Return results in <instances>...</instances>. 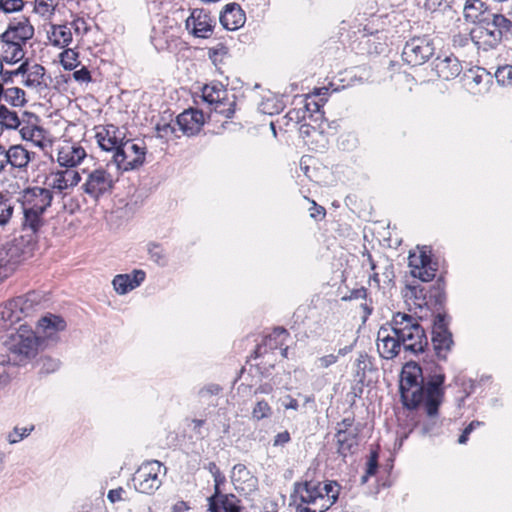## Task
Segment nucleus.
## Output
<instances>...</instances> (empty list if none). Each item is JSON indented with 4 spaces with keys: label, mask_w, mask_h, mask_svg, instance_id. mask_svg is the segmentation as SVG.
<instances>
[{
    "label": "nucleus",
    "mask_w": 512,
    "mask_h": 512,
    "mask_svg": "<svg viewBox=\"0 0 512 512\" xmlns=\"http://www.w3.org/2000/svg\"><path fill=\"white\" fill-rule=\"evenodd\" d=\"M21 231L24 234L0 245V283L33 255L38 233L45 225L44 214L22 208Z\"/></svg>",
    "instance_id": "obj_1"
},
{
    "label": "nucleus",
    "mask_w": 512,
    "mask_h": 512,
    "mask_svg": "<svg viewBox=\"0 0 512 512\" xmlns=\"http://www.w3.org/2000/svg\"><path fill=\"white\" fill-rule=\"evenodd\" d=\"M446 302L445 282L440 276L428 290L427 302H423L427 309L435 314L432 324L431 342L435 356L438 360L446 361L454 345L453 336L449 330L450 318L444 311Z\"/></svg>",
    "instance_id": "obj_2"
},
{
    "label": "nucleus",
    "mask_w": 512,
    "mask_h": 512,
    "mask_svg": "<svg viewBox=\"0 0 512 512\" xmlns=\"http://www.w3.org/2000/svg\"><path fill=\"white\" fill-rule=\"evenodd\" d=\"M35 30L25 16L13 18L6 30L0 34V51L6 63L15 64L25 57L24 47L34 36Z\"/></svg>",
    "instance_id": "obj_3"
},
{
    "label": "nucleus",
    "mask_w": 512,
    "mask_h": 512,
    "mask_svg": "<svg viewBox=\"0 0 512 512\" xmlns=\"http://www.w3.org/2000/svg\"><path fill=\"white\" fill-rule=\"evenodd\" d=\"M405 352L419 356L429 350L428 337L419 319L402 312L393 315L389 324Z\"/></svg>",
    "instance_id": "obj_4"
},
{
    "label": "nucleus",
    "mask_w": 512,
    "mask_h": 512,
    "mask_svg": "<svg viewBox=\"0 0 512 512\" xmlns=\"http://www.w3.org/2000/svg\"><path fill=\"white\" fill-rule=\"evenodd\" d=\"M512 35V20L503 14L486 13L472 30V40L484 50L496 48Z\"/></svg>",
    "instance_id": "obj_5"
},
{
    "label": "nucleus",
    "mask_w": 512,
    "mask_h": 512,
    "mask_svg": "<svg viewBox=\"0 0 512 512\" xmlns=\"http://www.w3.org/2000/svg\"><path fill=\"white\" fill-rule=\"evenodd\" d=\"M421 364L408 361L400 374L399 392L403 406L408 410L417 409L426 397Z\"/></svg>",
    "instance_id": "obj_6"
},
{
    "label": "nucleus",
    "mask_w": 512,
    "mask_h": 512,
    "mask_svg": "<svg viewBox=\"0 0 512 512\" xmlns=\"http://www.w3.org/2000/svg\"><path fill=\"white\" fill-rule=\"evenodd\" d=\"M9 351L8 361L14 365H24L36 355L39 337L33 331L19 330L6 341Z\"/></svg>",
    "instance_id": "obj_7"
},
{
    "label": "nucleus",
    "mask_w": 512,
    "mask_h": 512,
    "mask_svg": "<svg viewBox=\"0 0 512 512\" xmlns=\"http://www.w3.org/2000/svg\"><path fill=\"white\" fill-rule=\"evenodd\" d=\"M435 51V37L430 34L416 35L406 41L401 57L410 66H420L428 62Z\"/></svg>",
    "instance_id": "obj_8"
},
{
    "label": "nucleus",
    "mask_w": 512,
    "mask_h": 512,
    "mask_svg": "<svg viewBox=\"0 0 512 512\" xmlns=\"http://www.w3.org/2000/svg\"><path fill=\"white\" fill-rule=\"evenodd\" d=\"M161 474H166V467L157 460L143 463L133 477V483L137 491L151 495L162 484Z\"/></svg>",
    "instance_id": "obj_9"
},
{
    "label": "nucleus",
    "mask_w": 512,
    "mask_h": 512,
    "mask_svg": "<svg viewBox=\"0 0 512 512\" xmlns=\"http://www.w3.org/2000/svg\"><path fill=\"white\" fill-rule=\"evenodd\" d=\"M146 147L144 144L135 143L132 139L125 138L113 154V161L123 171L139 168L145 162Z\"/></svg>",
    "instance_id": "obj_10"
},
{
    "label": "nucleus",
    "mask_w": 512,
    "mask_h": 512,
    "mask_svg": "<svg viewBox=\"0 0 512 512\" xmlns=\"http://www.w3.org/2000/svg\"><path fill=\"white\" fill-rule=\"evenodd\" d=\"M421 369L426 390L425 398L444 397L445 374L443 368L434 360L433 355H429V350L422 354Z\"/></svg>",
    "instance_id": "obj_11"
},
{
    "label": "nucleus",
    "mask_w": 512,
    "mask_h": 512,
    "mask_svg": "<svg viewBox=\"0 0 512 512\" xmlns=\"http://www.w3.org/2000/svg\"><path fill=\"white\" fill-rule=\"evenodd\" d=\"M113 188L114 179L112 175L103 168H97L91 171L85 183L82 185L83 191L95 200L106 193H111Z\"/></svg>",
    "instance_id": "obj_12"
},
{
    "label": "nucleus",
    "mask_w": 512,
    "mask_h": 512,
    "mask_svg": "<svg viewBox=\"0 0 512 512\" xmlns=\"http://www.w3.org/2000/svg\"><path fill=\"white\" fill-rule=\"evenodd\" d=\"M20 195L22 208L43 214L51 206L53 200V194L50 189L38 186L25 188Z\"/></svg>",
    "instance_id": "obj_13"
},
{
    "label": "nucleus",
    "mask_w": 512,
    "mask_h": 512,
    "mask_svg": "<svg viewBox=\"0 0 512 512\" xmlns=\"http://www.w3.org/2000/svg\"><path fill=\"white\" fill-rule=\"evenodd\" d=\"M430 253L431 251H426V249L423 248L419 254L414 253L409 255L411 274L422 282L432 281L438 269V264L432 261Z\"/></svg>",
    "instance_id": "obj_14"
},
{
    "label": "nucleus",
    "mask_w": 512,
    "mask_h": 512,
    "mask_svg": "<svg viewBox=\"0 0 512 512\" xmlns=\"http://www.w3.org/2000/svg\"><path fill=\"white\" fill-rule=\"evenodd\" d=\"M233 100L228 103V106L223 103L227 98V90L218 84H207L202 89V98L209 104H215V111L224 115L226 118H232L235 113L236 101L235 96L232 95Z\"/></svg>",
    "instance_id": "obj_15"
},
{
    "label": "nucleus",
    "mask_w": 512,
    "mask_h": 512,
    "mask_svg": "<svg viewBox=\"0 0 512 512\" xmlns=\"http://www.w3.org/2000/svg\"><path fill=\"white\" fill-rule=\"evenodd\" d=\"M444 397L425 398L422 402L426 417L419 423L423 435H437L442 427V420L439 416V407Z\"/></svg>",
    "instance_id": "obj_16"
},
{
    "label": "nucleus",
    "mask_w": 512,
    "mask_h": 512,
    "mask_svg": "<svg viewBox=\"0 0 512 512\" xmlns=\"http://www.w3.org/2000/svg\"><path fill=\"white\" fill-rule=\"evenodd\" d=\"M40 296L38 293L32 291L25 295L18 296L12 300H10L1 311L2 318L5 320H9L11 322L14 321V314L19 311L22 314L28 315L31 311H33L34 307L40 303ZM20 316L15 315V320H19Z\"/></svg>",
    "instance_id": "obj_17"
},
{
    "label": "nucleus",
    "mask_w": 512,
    "mask_h": 512,
    "mask_svg": "<svg viewBox=\"0 0 512 512\" xmlns=\"http://www.w3.org/2000/svg\"><path fill=\"white\" fill-rule=\"evenodd\" d=\"M216 23L204 9H194L185 21L186 29L197 38L211 37Z\"/></svg>",
    "instance_id": "obj_18"
},
{
    "label": "nucleus",
    "mask_w": 512,
    "mask_h": 512,
    "mask_svg": "<svg viewBox=\"0 0 512 512\" xmlns=\"http://www.w3.org/2000/svg\"><path fill=\"white\" fill-rule=\"evenodd\" d=\"M81 181V176L74 169L51 171L45 179L46 189L53 192L66 194V191L75 187Z\"/></svg>",
    "instance_id": "obj_19"
},
{
    "label": "nucleus",
    "mask_w": 512,
    "mask_h": 512,
    "mask_svg": "<svg viewBox=\"0 0 512 512\" xmlns=\"http://www.w3.org/2000/svg\"><path fill=\"white\" fill-rule=\"evenodd\" d=\"M25 72L22 75L21 83L36 92H42L49 87L48 80L50 77L46 75L44 66L38 63H31L29 59L24 60Z\"/></svg>",
    "instance_id": "obj_20"
},
{
    "label": "nucleus",
    "mask_w": 512,
    "mask_h": 512,
    "mask_svg": "<svg viewBox=\"0 0 512 512\" xmlns=\"http://www.w3.org/2000/svg\"><path fill=\"white\" fill-rule=\"evenodd\" d=\"M431 65L436 76L445 81L455 79L463 70L460 60L453 54H440L432 61Z\"/></svg>",
    "instance_id": "obj_21"
},
{
    "label": "nucleus",
    "mask_w": 512,
    "mask_h": 512,
    "mask_svg": "<svg viewBox=\"0 0 512 512\" xmlns=\"http://www.w3.org/2000/svg\"><path fill=\"white\" fill-rule=\"evenodd\" d=\"M362 431L361 424H357L354 430H341L339 429L335 433L337 453L346 458L348 455L354 454L360 443V433Z\"/></svg>",
    "instance_id": "obj_22"
},
{
    "label": "nucleus",
    "mask_w": 512,
    "mask_h": 512,
    "mask_svg": "<svg viewBox=\"0 0 512 512\" xmlns=\"http://www.w3.org/2000/svg\"><path fill=\"white\" fill-rule=\"evenodd\" d=\"M401 348L398 336L390 335L388 328L382 326L377 334V350L380 357L392 360L399 355Z\"/></svg>",
    "instance_id": "obj_23"
},
{
    "label": "nucleus",
    "mask_w": 512,
    "mask_h": 512,
    "mask_svg": "<svg viewBox=\"0 0 512 512\" xmlns=\"http://www.w3.org/2000/svg\"><path fill=\"white\" fill-rule=\"evenodd\" d=\"M204 114L198 109H188L180 113L176 118V124L180 130L188 136L196 135L204 125Z\"/></svg>",
    "instance_id": "obj_24"
},
{
    "label": "nucleus",
    "mask_w": 512,
    "mask_h": 512,
    "mask_svg": "<svg viewBox=\"0 0 512 512\" xmlns=\"http://www.w3.org/2000/svg\"><path fill=\"white\" fill-rule=\"evenodd\" d=\"M23 116L27 118L25 121L27 123L20 128L22 138L33 142L36 146L44 148L46 131L44 128L37 125L39 117L30 112H24Z\"/></svg>",
    "instance_id": "obj_25"
},
{
    "label": "nucleus",
    "mask_w": 512,
    "mask_h": 512,
    "mask_svg": "<svg viewBox=\"0 0 512 512\" xmlns=\"http://www.w3.org/2000/svg\"><path fill=\"white\" fill-rule=\"evenodd\" d=\"M96 139L99 147L104 151L115 152L118 146L124 141L126 136L115 125H106L96 133Z\"/></svg>",
    "instance_id": "obj_26"
},
{
    "label": "nucleus",
    "mask_w": 512,
    "mask_h": 512,
    "mask_svg": "<svg viewBox=\"0 0 512 512\" xmlns=\"http://www.w3.org/2000/svg\"><path fill=\"white\" fill-rule=\"evenodd\" d=\"M231 481L237 490L245 493L256 490L258 479L247 469L244 464H236L232 468Z\"/></svg>",
    "instance_id": "obj_27"
},
{
    "label": "nucleus",
    "mask_w": 512,
    "mask_h": 512,
    "mask_svg": "<svg viewBox=\"0 0 512 512\" xmlns=\"http://www.w3.org/2000/svg\"><path fill=\"white\" fill-rule=\"evenodd\" d=\"M219 20L225 29L234 31L244 25L246 16L238 3H229L225 5Z\"/></svg>",
    "instance_id": "obj_28"
},
{
    "label": "nucleus",
    "mask_w": 512,
    "mask_h": 512,
    "mask_svg": "<svg viewBox=\"0 0 512 512\" xmlns=\"http://www.w3.org/2000/svg\"><path fill=\"white\" fill-rule=\"evenodd\" d=\"M294 492L303 504L319 505L322 503L323 495L320 491V482L306 480L303 483H295Z\"/></svg>",
    "instance_id": "obj_29"
},
{
    "label": "nucleus",
    "mask_w": 512,
    "mask_h": 512,
    "mask_svg": "<svg viewBox=\"0 0 512 512\" xmlns=\"http://www.w3.org/2000/svg\"><path fill=\"white\" fill-rule=\"evenodd\" d=\"M146 274L143 270L135 269L130 274H118L114 277L112 284L115 291L124 295L140 286L145 280Z\"/></svg>",
    "instance_id": "obj_30"
},
{
    "label": "nucleus",
    "mask_w": 512,
    "mask_h": 512,
    "mask_svg": "<svg viewBox=\"0 0 512 512\" xmlns=\"http://www.w3.org/2000/svg\"><path fill=\"white\" fill-rule=\"evenodd\" d=\"M35 158V153L28 151L22 145H12L7 150V165L12 169H18L21 172L26 171L28 164Z\"/></svg>",
    "instance_id": "obj_31"
},
{
    "label": "nucleus",
    "mask_w": 512,
    "mask_h": 512,
    "mask_svg": "<svg viewBox=\"0 0 512 512\" xmlns=\"http://www.w3.org/2000/svg\"><path fill=\"white\" fill-rule=\"evenodd\" d=\"M86 157L83 147L78 145H66L58 151L57 161L65 169H73Z\"/></svg>",
    "instance_id": "obj_32"
},
{
    "label": "nucleus",
    "mask_w": 512,
    "mask_h": 512,
    "mask_svg": "<svg viewBox=\"0 0 512 512\" xmlns=\"http://www.w3.org/2000/svg\"><path fill=\"white\" fill-rule=\"evenodd\" d=\"M66 328L65 320L58 315L48 314L42 317L38 322L39 333H42L44 338L54 340L57 332L63 331Z\"/></svg>",
    "instance_id": "obj_33"
},
{
    "label": "nucleus",
    "mask_w": 512,
    "mask_h": 512,
    "mask_svg": "<svg viewBox=\"0 0 512 512\" xmlns=\"http://www.w3.org/2000/svg\"><path fill=\"white\" fill-rule=\"evenodd\" d=\"M47 34L50 43L59 48L68 47L72 42V31L67 24H53Z\"/></svg>",
    "instance_id": "obj_34"
},
{
    "label": "nucleus",
    "mask_w": 512,
    "mask_h": 512,
    "mask_svg": "<svg viewBox=\"0 0 512 512\" xmlns=\"http://www.w3.org/2000/svg\"><path fill=\"white\" fill-rule=\"evenodd\" d=\"M15 203L8 193L0 191V228L5 229L11 222Z\"/></svg>",
    "instance_id": "obj_35"
},
{
    "label": "nucleus",
    "mask_w": 512,
    "mask_h": 512,
    "mask_svg": "<svg viewBox=\"0 0 512 512\" xmlns=\"http://www.w3.org/2000/svg\"><path fill=\"white\" fill-rule=\"evenodd\" d=\"M26 121V117L20 119L17 112L0 104V125L2 129H17Z\"/></svg>",
    "instance_id": "obj_36"
},
{
    "label": "nucleus",
    "mask_w": 512,
    "mask_h": 512,
    "mask_svg": "<svg viewBox=\"0 0 512 512\" xmlns=\"http://www.w3.org/2000/svg\"><path fill=\"white\" fill-rule=\"evenodd\" d=\"M320 491L323 495L321 504L328 510L338 499L340 485L336 481L327 480L323 485L320 483Z\"/></svg>",
    "instance_id": "obj_37"
},
{
    "label": "nucleus",
    "mask_w": 512,
    "mask_h": 512,
    "mask_svg": "<svg viewBox=\"0 0 512 512\" xmlns=\"http://www.w3.org/2000/svg\"><path fill=\"white\" fill-rule=\"evenodd\" d=\"M485 3L482 0H466L463 8L464 18L467 21H478L484 15Z\"/></svg>",
    "instance_id": "obj_38"
},
{
    "label": "nucleus",
    "mask_w": 512,
    "mask_h": 512,
    "mask_svg": "<svg viewBox=\"0 0 512 512\" xmlns=\"http://www.w3.org/2000/svg\"><path fill=\"white\" fill-rule=\"evenodd\" d=\"M367 289L365 287H360L357 289H352L348 295H345L341 298L342 301H352L363 299L367 300ZM360 307L364 311L363 320L365 321L373 312L372 305L368 304L367 301L361 303Z\"/></svg>",
    "instance_id": "obj_39"
},
{
    "label": "nucleus",
    "mask_w": 512,
    "mask_h": 512,
    "mask_svg": "<svg viewBox=\"0 0 512 512\" xmlns=\"http://www.w3.org/2000/svg\"><path fill=\"white\" fill-rule=\"evenodd\" d=\"M239 512V507L228 499L227 495H220L217 498H210V510L212 512Z\"/></svg>",
    "instance_id": "obj_40"
},
{
    "label": "nucleus",
    "mask_w": 512,
    "mask_h": 512,
    "mask_svg": "<svg viewBox=\"0 0 512 512\" xmlns=\"http://www.w3.org/2000/svg\"><path fill=\"white\" fill-rule=\"evenodd\" d=\"M26 93L19 87L6 88L4 100L14 107H22L26 104Z\"/></svg>",
    "instance_id": "obj_41"
},
{
    "label": "nucleus",
    "mask_w": 512,
    "mask_h": 512,
    "mask_svg": "<svg viewBox=\"0 0 512 512\" xmlns=\"http://www.w3.org/2000/svg\"><path fill=\"white\" fill-rule=\"evenodd\" d=\"M79 53L72 48H66L60 53V63L64 70L71 71L79 65Z\"/></svg>",
    "instance_id": "obj_42"
},
{
    "label": "nucleus",
    "mask_w": 512,
    "mask_h": 512,
    "mask_svg": "<svg viewBox=\"0 0 512 512\" xmlns=\"http://www.w3.org/2000/svg\"><path fill=\"white\" fill-rule=\"evenodd\" d=\"M59 0H35L34 11L42 17H50L54 14Z\"/></svg>",
    "instance_id": "obj_43"
},
{
    "label": "nucleus",
    "mask_w": 512,
    "mask_h": 512,
    "mask_svg": "<svg viewBox=\"0 0 512 512\" xmlns=\"http://www.w3.org/2000/svg\"><path fill=\"white\" fill-rule=\"evenodd\" d=\"M316 111L319 112V105L316 102H307L305 105V110L302 109H291L286 114L285 118L289 121H294L298 123L301 119L305 118L306 112Z\"/></svg>",
    "instance_id": "obj_44"
},
{
    "label": "nucleus",
    "mask_w": 512,
    "mask_h": 512,
    "mask_svg": "<svg viewBox=\"0 0 512 512\" xmlns=\"http://www.w3.org/2000/svg\"><path fill=\"white\" fill-rule=\"evenodd\" d=\"M466 77L471 78L472 82L477 86L483 83H489L492 79L491 73L481 67L470 69Z\"/></svg>",
    "instance_id": "obj_45"
},
{
    "label": "nucleus",
    "mask_w": 512,
    "mask_h": 512,
    "mask_svg": "<svg viewBox=\"0 0 512 512\" xmlns=\"http://www.w3.org/2000/svg\"><path fill=\"white\" fill-rule=\"evenodd\" d=\"M494 76L498 84L502 86L512 85V65L499 66Z\"/></svg>",
    "instance_id": "obj_46"
},
{
    "label": "nucleus",
    "mask_w": 512,
    "mask_h": 512,
    "mask_svg": "<svg viewBox=\"0 0 512 512\" xmlns=\"http://www.w3.org/2000/svg\"><path fill=\"white\" fill-rule=\"evenodd\" d=\"M409 290L411 293V297L414 298V304L418 306L420 309L425 307L423 302H427L428 299V290L426 287L421 285L409 286Z\"/></svg>",
    "instance_id": "obj_47"
},
{
    "label": "nucleus",
    "mask_w": 512,
    "mask_h": 512,
    "mask_svg": "<svg viewBox=\"0 0 512 512\" xmlns=\"http://www.w3.org/2000/svg\"><path fill=\"white\" fill-rule=\"evenodd\" d=\"M272 415V409L267 401L260 400L256 403L252 410L253 419L260 421L264 418H268Z\"/></svg>",
    "instance_id": "obj_48"
},
{
    "label": "nucleus",
    "mask_w": 512,
    "mask_h": 512,
    "mask_svg": "<svg viewBox=\"0 0 512 512\" xmlns=\"http://www.w3.org/2000/svg\"><path fill=\"white\" fill-rule=\"evenodd\" d=\"M378 452L377 451H371L370 456L367 461V467L365 474L361 477V483L364 484L368 481V478L370 476H373L376 474L378 469Z\"/></svg>",
    "instance_id": "obj_49"
},
{
    "label": "nucleus",
    "mask_w": 512,
    "mask_h": 512,
    "mask_svg": "<svg viewBox=\"0 0 512 512\" xmlns=\"http://www.w3.org/2000/svg\"><path fill=\"white\" fill-rule=\"evenodd\" d=\"M228 54V48L219 43L216 47H212L208 50L209 59L215 66H218L223 62V58Z\"/></svg>",
    "instance_id": "obj_50"
},
{
    "label": "nucleus",
    "mask_w": 512,
    "mask_h": 512,
    "mask_svg": "<svg viewBox=\"0 0 512 512\" xmlns=\"http://www.w3.org/2000/svg\"><path fill=\"white\" fill-rule=\"evenodd\" d=\"M259 110L264 114L273 115L282 110V105L277 100L268 98L260 103Z\"/></svg>",
    "instance_id": "obj_51"
},
{
    "label": "nucleus",
    "mask_w": 512,
    "mask_h": 512,
    "mask_svg": "<svg viewBox=\"0 0 512 512\" xmlns=\"http://www.w3.org/2000/svg\"><path fill=\"white\" fill-rule=\"evenodd\" d=\"M24 4V0H0V9L6 14H10L21 11Z\"/></svg>",
    "instance_id": "obj_52"
},
{
    "label": "nucleus",
    "mask_w": 512,
    "mask_h": 512,
    "mask_svg": "<svg viewBox=\"0 0 512 512\" xmlns=\"http://www.w3.org/2000/svg\"><path fill=\"white\" fill-rule=\"evenodd\" d=\"M25 67L26 66H24V61H22V63L15 70H4V68L2 67V72L0 73V76L2 78L3 83H12L13 78L16 76L22 77L23 73L25 72Z\"/></svg>",
    "instance_id": "obj_53"
},
{
    "label": "nucleus",
    "mask_w": 512,
    "mask_h": 512,
    "mask_svg": "<svg viewBox=\"0 0 512 512\" xmlns=\"http://www.w3.org/2000/svg\"><path fill=\"white\" fill-rule=\"evenodd\" d=\"M368 356L367 354H360L359 357L356 360V376L360 379L362 382L366 376V370L368 368Z\"/></svg>",
    "instance_id": "obj_54"
},
{
    "label": "nucleus",
    "mask_w": 512,
    "mask_h": 512,
    "mask_svg": "<svg viewBox=\"0 0 512 512\" xmlns=\"http://www.w3.org/2000/svg\"><path fill=\"white\" fill-rule=\"evenodd\" d=\"M39 362L41 364V371L46 374L56 371L59 367V361L51 357H43Z\"/></svg>",
    "instance_id": "obj_55"
},
{
    "label": "nucleus",
    "mask_w": 512,
    "mask_h": 512,
    "mask_svg": "<svg viewBox=\"0 0 512 512\" xmlns=\"http://www.w3.org/2000/svg\"><path fill=\"white\" fill-rule=\"evenodd\" d=\"M71 30L73 29L76 35H85L89 31V26L84 18H76L71 23Z\"/></svg>",
    "instance_id": "obj_56"
},
{
    "label": "nucleus",
    "mask_w": 512,
    "mask_h": 512,
    "mask_svg": "<svg viewBox=\"0 0 512 512\" xmlns=\"http://www.w3.org/2000/svg\"><path fill=\"white\" fill-rule=\"evenodd\" d=\"M148 251H149L150 257L153 261H155L157 264L164 263L165 257H164L163 249L158 244H155V243L149 244Z\"/></svg>",
    "instance_id": "obj_57"
},
{
    "label": "nucleus",
    "mask_w": 512,
    "mask_h": 512,
    "mask_svg": "<svg viewBox=\"0 0 512 512\" xmlns=\"http://www.w3.org/2000/svg\"><path fill=\"white\" fill-rule=\"evenodd\" d=\"M453 0H425V8L432 12L444 7H451Z\"/></svg>",
    "instance_id": "obj_58"
},
{
    "label": "nucleus",
    "mask_w": 512,
    "mask_h": 512,
    "mask_svg": "<svg viewBox=\"0 0 512 512\" xmlns=\"http://www.w3.org/2000/svg\"><path fill=\"white\" fill-rule=\"evenodd\" d=\"M221 391L222 387L219 384L211 383L201 388L198 392V395L200 397L213 396L218 395Z\"/></svg>",
    "instance_id": "obj_59"
},
{
    "label": "nucleus",
    "mask_w": 512,
    "mask_h": 512,
    "mask_svg": "<svg viewBox=\"0 0 512 512\" xmlns=\"http://www.w3.org/2000/svg\"><path fill=\"white\" fill-rule=\"evenodd\" d=\"M357 427V424L355 423V416L353 414L343 418L340 422L336 425V431L339 429L341 430H354Z\"/></svg>",
    "instance_id": "obj_60"
},
{
    "label": "nucleus",
    "mask_w": 512,
    "mask_h": 512,
    "mask_svg": "<svg viewBox=\"0 0 512 512\" xmlns=\"http://www.w3.org/2000/svg\"><path fill=\"white\" fill-rule=\"evenodd\" d=\"M363 256L367 257L369 267L372 271H374V273L370 276V280H372L373 282L376 283L377 286H379L380 285L379 273L375 271L377 268V263L374 261L371 253L368 250H365L363 252Z\"/></svg>",
    "instance_id": "obj_61"
},
{
    "label": "nucleus",
    "mask_w": 512,
    "mask_h": 512,
    "mask_svg": "<svg viewBox=\"0 0 512 512\" xmlns=\"http://www.w3.org/2000/svg\"><path fill=\"white\" fill-rule=\"evenodd\" d=\"M72 76H73L74 80L77 81V82H86V83H88V82H91V80H92L91 73L88 70V68L85 67V66H83L79 70L74 71Z\"/></svg>",
    "instance_id": "obj_62"
},
{
    "label": "nucleus",
    "mask_w": 512,
    "mask_h": 512,
    "mask_svg": "<svg viewBox=\"0 0 512 512\" xmlns=\"http://www.w3.org/2000/svg\"><path fill=\"white\" fill-rule=\"evenodd\" d=\"M327 509L323 506V504L319 503V505H306L300 502L296 506V512H325Z\"/></svg>",
    "instance_id": "obj_63"
},
{
    "label": "nucleus",
    "mask_w": 512,
    "mask_h": 512,
    "mask_svg": "<svg viewBox=\"0 0 512 512\" xmlns=\"http://www.w3.org/2000/svg\"><path fill=\"white\" fill-rule=\"evenodd\" d=\"M386 265L384 266V270L382 272L383 282L386 284H390L393 282L395 278L394 274V266L388 260H385Z\"/></svg>",
    "instance_id": "obj_64"
}]
</instances>
